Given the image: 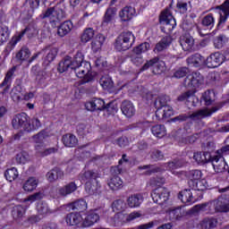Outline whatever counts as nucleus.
I'll list each match as a JSON object with an SVG mask.
<instances>
[{"label": "nucleus", "instance_id": "f257e3e1", "mask_svg": "<svg viewBox=\"0 0 229 229\" xmlns=\"http://www.w3.org/2000/svg\"><path fill=\"white\" fill-rule=\"evenodd\" d=\"M135 44V35L131 31L122 32L115 39L114 48L116 51H128Z\"/></svg>", "mask_w": 229, "mask_h": 229}, {"label": "nucleus", "instance_id": "f03ea898", "mask_svg": "<svg viewBox=\"0 0 229 229\" xmlns=\"http://www.w3.org/2000/svg\"><path fill=\"white\" fill-rule=\"evenodd\" d=\"M73 72L77 78H83L81 83H90L94 81V74H92V66L90 63L85 61L84 63L75 66Z\"/></svg>", "mask_w": 229, "mask_h": 229}, {"label": "nucleus", "instance_id": "7ed1b4c3", "mask_svg": "<svg viewBox=\"0 0 229 229\" xmlns=\"http://www.w3.org/2000/svg\"><path fill=\"white\" fill-rule=\"evenodd\" d=\"M217 212L226 214L229 212V197L226 195H221L216 200H212L210 204V214H216Z\"/></svg>", "mask_w": 229, "mask_h": 229}, {"label": "nucleus", "instance_id": "20e7f679", "mask_svg": "<svg viewBox=\"0 0 229 229\" xmlns=\"http://www.w3.org/2000/svg\"><path fill=\"white\" fill-rule=\"evenodd\" d=\"M159 22L163 25L162 30L171 32L176 28V20L173 17V13L170 9L163 11L159 16Z\"/></svg>", "mask_w": 229, "mask_h": 229}, {"label": "nucleus", "instance_id": "39448f33", "mask_svg": "<svg viewBox=\"0 0 229 229\" xmlns=\"http://www.w3.org/2000/svg\"><path fill=\"white\" fill-rule=\"evenodd\" d=\"M141 216L142 214L138 211H133L131 214L118 212L113 217H111V222L112 225L115 226L117 225H123V223L135 221V219H139V217H141Z\"/></svg>", "mask_w": 229, "mask_h": 229}, {"label": "nucleus", "instance_id": "423d86ee", "mask_svg": "<svg viewBox=\"0 0 229 229\" xmlns=\"http://www.w3.org/2000/svg\"><path fill=\"white\" fill-rule=\"evenodd\" d=\"M151 67H153L152 72L154 74H162V72H165V62L158 61V57H153L147 61L140 68V71H148V69Z\"/></svg>", "mask_w": 229, "mask_h": 229}, {"label": "nucleus", "instance_id": "0eeeda50", "mask_svg": "<svg viewBox=\"0 0 229 229\" xmlns=\"http://www.w3.org/2000/svg\"><path fill=\"white\" fill-rule=\"evenodd\" d=\"M15 71H17V66H13L5 73L4 81L0 83V89H3V90L0 91V96L4 97L8 92H10V89H12V82L15 78Z\"/></svg>", "mask_w": 229, "mask_h": 229}, {"label": "nucleus", "instance_id": "6e6552de", "mask_svg": "<svg viewBox=\"0 0 229 229\" xmlns=\"http://www.w3.org/2000/svg\"><path fill=\"white\" fill-rule=\"evenodd\" d=\"M151 198L154 203L164 205L169 199V190L165 187H157L152 191Z\"/></svg>", "mask_w": 229, "mask_h": 229}, {"label": "nucleus", "instance_id": "1a4fd4ad", "mask_svg": "<svg viewBox=\"0 0 229 229\" xmlns=\"http://www.w3.org/2000/svg\"><path fill=\"white\" fill-rule=\"evenodd\" d=\"M204 78L199 72H193L184 79V86L189 89H198L203 85Z\"/></svg>", "mask_w": 229, "mask_h": 229}, {"label": "nucleus", "instance_id": "9d476101", "mask_svg": "<svg viewBox=\"0 0 229 229\" xmlns=\"http://www.w3.org/2000/svg\"><path fill=\"white\" fill-rule=\"evenodd\" d=\"M30 116L26 114V113H21L13 115L12 119V126L13 130H21L22 128L25 131L29 130L28 128V121Z\"/></svg>", "mask_w": 229, "mask_h": 229}, {"label": "nucleus", "instance_id": "9b49d317", "mask_svg": "<svg viewBox=\"0 0 229 229\" xmlns=\"http://www.w3.org/2000/svg\"><path fill=\"white\" fill-rule=\"evenodd\" d=\"M43 53V65L44 67H48L52 62H55L56 56H58V48L51 46L46 47L41 50Z\"/></svg>", "mask_w": 229, "mask_h": 229}, {"label": "nucleus", "instance_id": "f8f14e48", "mask_svg": "<svg viewBox=\"0 0 229 229\" xmlns=\"http://www.w3.org/2000/svg\"><path fill=\"white\" fill-rule=\"evenodd\" d=\"M60 12H62L61 9H58V7H49L47 9V11L40 15L41 19H50V23L55 28L56 27V22H60Z\"/></svg>", "mask_w": 229, "mask_h": 229}, {"label": "nucleus", "instance_id": "ddd939ff", "mask_svg": "<svg viewBox=\"0 0 229 229\" xmlns=\"http://www.w3.org/2000/svg\"><path fill=\"white\" fill-rule=\"evenodd\" d=\"M225 62V55L216 52L205 59V65L209 69H216Z\"/></svg>", "mask_w": 229, "mask_h": 229}, {"label": "nucleus", "instance_id": "4468645a", "mask_svg": "<svg viewBox=\"0 0 229 229\" xmlns=\"http://www.w3.org/2000/svg\"><path fill=\"white\" fill-rule=\"evenodd\" d=\"M168 216L170 221H180L181 219H183V217L191 216V209L186 210L185 207L175 208L168 211Z\"/></svg>", "mask_w": 229, "mask_h": 229}, {"label": "nucleus", "instance_id": "2eb2a0df", "mask_svg": "<svg viewBox=\"0 0 229 229\" xmlns=\"http://www.w3.org/2000/svg\"><path fill=\"white\" fill-rule=\"evenodd\" d=\"M216 10H220L217 28H223V24L226 22L229 17V0H225L221 5L216 6Z\"/></svg>", "mask_w": 229, "mask_h": 229}, {"label": "nucleus", "instance_id": "dca6fc26", "mask_svg": "<svg viewBox=\"0 0 229 229\" xmlns=\"http://www.w3.org/2000/svg\"><path fill=\"white\" fill-rule=\"evenodd\" d=\"M211 164L216 173H225V171H229L228 164L225 161V157L221 156H213Z\"/></svg>", "mask_w": 229, "mask_h": 229}, {"label": "nucleus", "instance_id": "f3484780", "mask_svg": "<svg viewBox=\"0 0 229 229\" xmlns=\"http://www.w3.org/2000/svg\"><path fill=\"white\" fill-rule=\"evenodd\" d=\"M222 106H213L211 108V111L208 109H200L197 112H194L193 114H191V119H205V117H210V115H212V114H216V112H217V110H221Z\"/></svg>", "mask_w": 229, "mask_h": 229}, {"label": "nucleus", "instance_id": "a211bd4d", "mask_svg": "<svg viewBox=\"0 0 229 229\" xmlns=\"http://www.w3.org/2000/svg\"><path fill=\"white\" fill-rule=\"evenodd\" d=\"M68 226H83V216L80 213H69L65 216Z\"/></svg>", "mask_w": 229, "mask_h": 229}, {"label": "nucleus", "instance_id": "6ab92c4d", "mask_svg": "<svg viewBox=\"0 0 229 229\" xmlns=\"http://www.w3.org/2000/svg\"><path fill=\"white\" fill-rule=\"evenodd\" d=\"M85 107L89 112H96L97 110L103 112L105 110V100L101 98H93L85 104Z\"/></svg>", "mask_w": 229, "mask_h": 229}, {"label": "nucleus", "instance_id": "aec40b11", "mask_svg": "<svg viewBox=\"0 0 229 229\" xmlns=\"http://www.w3.org/2000/svg\"><path fill=\"white\" fill-rule=\"evenodd\" d=\"M76 191H78V185H76V182H71L63 187L58 188L57 194L62 198H67V196L72 194V192H76Z\"/></svg>", "mask_w": 229, "mask_h": 229}, {"label": "nucleus", "instance_id": "412c9836", "mask_svg": "<svg viewBox=\"0 0 229 229\" xmlns=\"http://www.w3.org/2000/svg\"><path fill=\"white\" fill-rule=\"evenodd\" d=\"M173 43V38L171 36L164 37L159 42H157L154 47V53H164L167 47Z\"/></svg>", "mask_w": 229, "mask_h": 229}, {"label": "nucleus", "instance_id": "4be33fe9", "mask_svg": "<svg viewBox=\"0 0 229 229\" xmlns=\"http://www.w3.org/2000/svg\"><path fill=\"white\" fill-rule=\"evenodd\" d=\"M156 117L158 121H165V119H169L173 115V107L166 106L165 107H156Z\"/></svg>", "mask_w": 229, "mask_h": 229}, {"label": "nucleus", "instance_id": "5701e85b", "mask_svg": "<svg viewBox=\"0 0 229 229\" xmlns=\"http://www.w3.org/2000/svg\"><path fill=\"white\" fill-rule=\"evenodd\" d=\"M69 69H71V71H74V65L72 64V57L66 55L58 64L57 71L62 73L69 71Z\"/></svg>", "mask_w": 229, "mask_h": 229}, {"label": "nucleus", "instance_id": "b1692460", "mask_svg": "<svg viewBox=\"0 0 229 229\" xmlns=\"http://www.w3.org/2000/svg\"><path fill=\"white\" fill-rule=\"evenodd\" d=\"M135 8L132 6H125L119 13V16L123 22H128L135 17Z\"/></svg>", "mask_w": 229, "mask_h": 229}, {"label": "nucleus", "instance_id": "393cba45", "mask_svg": "<svg viewBox=\"0 0 229 229\" xmlns=\"http://www.w3.org/2000/svg\"><path fill=\"white\" fill-rule=\"evenodd\" d=\"M115 15H117V8L108 7L106 10V13L103 16L102 25L108 26V24H111V22H114V19H115Z\"/></svg>", "mask_w": 229, "mask_h": 229}, {"label": "nucleus", "instance_id": "a878e982", "mask_svg": "<svg viewBox=\"0 0 229 229\" xmlns=\"http://www.w3.org/2000/svg\"><path fill=\"white\" fill-rule=\"evenodd\" d=\"M186 62L188 65H191V67H202V65H205V57L199 54H194L190 55L186 59Z\"/></svg>", "mask_w": 229, "mask_h": 229}, {"label": "nucleus", "instance_id": "bb28decb", "mask_svg": "<svg viewBox=\"0 0 229 229\" xmlns=\"http://www.w3.org/2000/svg\"><path fill=\"white\" fill-rule=\"evenodd\" d=\"M178 198L181 199L182 203H184L185 205H192V203H196V199L192 196V191H191L190 189H185L179 192Z\"/></svg>", "mask_w": 229, "mask_h": 229}, {"label": "nucleus", "instance_id": "cd10ccee", "mask_svg": "<svg viewBox=\"0 0 229 229\" xmlns=\"http://www.w3.org/2000/svg\"><path fill=\"white\" fill-rule=\"evenodd\" d=\"M121 110L125 117H133L135 115V106L130 100H123L122 102Z\"/></svg>", "mask_w": 229, "mask_h": 229}, {"label": "nucleus", "instance_id": "c85d7f7f", "mask_svg": "<svg viewBox=\"0 0 229 229\" xmlns=\"http://www.w3.org/2000/svg\"><path fill=\"white\" fill-rule=\"evenodd\" d=\"M100 177L101 174L96 170H88L80 174V180L84 183L87 182H92V180H98V178Z\"/></svg>", "mask_w": 229, "mask_h": 229}, {"label": "nucleus", "instance_id": "c756f323", "mask_svg": "<svg viewBox=\"0 0 229 229\" xmlns=\"http://www.w3.org/2000/svg\"><path fill=\"white\" fill-rule=\"evenodd\" d=\"M214 156L210 154L208 151L204 152H197L194 153L193 158L199 164H208V162H212V158Z\"/></svg>", "mask_w": 229, "mask_h": 229}, {"label": "nucleus", "instance_id": "7c9ffc66", "mask_svg": "<svg viewBox=\"0 0 229 229\" xmlns=\"http://www.w3.org/2000/svg\"><path fill=\"white\" fill-rule=\"evenodd\" d=\"M98 221H99V215H98L96 211H89L85 219L82 221V226L85 228L92 226L93 225H96Z\"/></svg>", "mask_w": 229, "mask_h": 229}, {"label": "nucleus", "instance_id": "2f4dec72", "mask_svg": "<svg viewBox=\"0 0 229 229\" xmlns=\"http://www.w3.org/2000/svg\"><path fill=\"white\" fill-rule=\"evenodd\" d=\"M64 178V171L59 167H55L47 174V180L53 183L56 180H62Z\"/></svg>", "mask_w": 229, "mask_h": 229}, {"label": "nucleus", "instance_id": "473e14b6", "mask_svg": "<svg viewBox=\"0 0 229 229\" xmlns=\"http://www.w3.org/2000/svg\"><path fill=\"white\" fill-rule=\"evenodd\" d=\"M189 187L192 189V191H207L208 189V183L207 182V180L205 179H199L196 182L189 181L188 182Z\"/></svg>", "mask_w": 229, "mask_h": 229}, {"label": "nucleus", "instance_id": "72a5a7b5", "mask_svg": "<svg viewBox=\"0 0 229 229\" xmlns=\"http://www.w3.org/2000/svg\"><path fill=\"white\" fill-rule=\"evenodd\" d=\"M180 44L183 51H192V47H194V38L189 35L182 36Z\"/></svg>", "mask_w": 229, "mask_h": 229}, {"label": "nucleus", "instance_id": "f704fd0d", "mask_svg": "<svg viewBox=\"0 0 229 229\" xmlns=\"http://www.w3.org/2000/svg\"><path fill=\"white\" fill-rule=\"evenodd\" d=\"M73 27L74 26L72 25V21H64L58 27L57 35H59V37H65V35H69V33H71Z\"/></svg>", "mask_w": 229, "mask_h": 229}, {"label": "nucleus", "instance_id": "c9c22d12", "mask_svg": "<svg viewBox=\"0 0 229 229\" xmlns=\"http://www.w3.org/2000/svg\"><path fill=\"white\" fill-rule=\"evenodd\" d=\"M212 201L206 202L202 204H198L190 209L191 216L194 214H198V212H207V214H210V205Z\"/></svg>", "mask_w": 229, "mask_h": 229}, {"label": "nucleus", "instance_id": "e433bc0d", "mask_svg": "<svg viewBox=\"0 0 229 229\" xmlns=\"http://www.w3.org/2000/svg\"><path fill=\"white\" fill-rule=\"evenodd\" d=\"M62 141L66 148H75L78 144V138L74 134L67 133L63 136Z\"/></svg>", "mask_w": 229, "mask_h": 229}, {"label": "nucleus", "instance_id": "4c0bfd02", "mask_svg": "<svg viewBox=\"0 0 229 229\" xmlns=\"http://www.w3.org/2000/svg\"><path fill=\"white\" fill-rule=\"evenodd\" d=\"M103 44H105V37L102 34H98L94 40H92L91 42V49L93 53H98V51H101Z\"/></svg>", "mask_w": 229, "mask_h": 229}, {"label": "nucleus", "instance_id": "58836bf2", "mask_svg": "<svg viewBox=\"0 0 229 229\" xmlns=\"http://www.w3.org/2000/svg\"><path fill=\"white\" fill-rule=\"evenodd\" d=\"M70 208H72V210H76L79 213L85 212L88 208L87 201H85V199L75 200L70 204Z\"/></svg>", "mask_w": 229, "mask_h": 229}, {"label": "nucleus", "instance_id": "ea45409f", "mask_svg": "<svg viewBox=\"0 0 229 229\" xmlns=\"http://www.w3.org/2000/svg\"><path fill=\"white\" fill-rule=\"evenodd\" d=\"M217 218L207 217L200 222L201 229H214L217 226Z\"/></svg>", "mask_w": 229, "mask_h": 229}, {"label": "nucleus", "instance_id": "a19ab883", "mask_svg": "<svg viewBox=\"0 0 229 229\" xmlns=\"http://www.w3.org/2000/svg\"><path fill=\"white\" fill-rule=\"evenodd\" d=\"M140 203H142V196L139 194L131 195L127 199L130 208H137V207H140Z\"/></svg>", "mask_w": 229, "mask_h": 229}, {"label": "nucleus", "instance_id": "79ce46f5", "mask_svg": "<svg viewBox=\"0 0 229 229\" xmlns=\"http://www.w3.org/2000/svg\"><path fill=\"white\" fill-rule=\"evenodd\" d=\"M94 35H96V30H94V29H85L81 36V42H82V44H87V42H90V40L94 38Z\"/></svg>", "mask_w": 229, "mask_h": 229}, {"label": "nucleus", "instance_id": "37998d69", "mask_svg": "<svg viewBox=\"0 0 229 229\" xmlns=\"http://www.w3.org/2000/svg\"><path fill=\"white\" fill-rule=\"evenodd\" d=\"M167 131L165 130V126L162 124L154 125L151 127V133L157 139H162L165 137Z\"/></svg>", "mask_w": 229, "mask_h": 229}, {"label": "nucleus", "instance_id": "c03bdc74", "mask_svg": "<svg viewBox=\"0 0 229 229\" xmlns=\"http://www.w3.org/2000/svg\"><path fill=\"white\" fill-rule=\"evenodd\" d=\"M99 83L105 90L108 92H114V81L110 77H101Z\"/></svg>", "mask_w": 229, "mask_h": 229}, {"label": "nucleus", "instance_id": "a18cd8bd", "mask_svg": "<svg viewBox=\"0 0 229 229\" xmlns=\"http://www.w3.org/2000/svg\"><path fill=\"white\" fill-rule=\"evenodd\" d=\"M27 131L31 132V131H37V130H39L42 128V123H40V120L37 117H33L30 122L28 120V125H27Z\"/></svg>", "mask_w": 229, "mask_h": 229}, {"label": "nucleus", "instance_id": "49530a36", "mask_svg": "<svg viewBox=\"0 0 229 229\" xmlns=\"http://www.w3.org/2000/svg\"><path fill=\"white\" fill-rule=\"evenodd\" d=\"M111 191H119L123 189V180L119 176H113L108 182Z\"/></svg>", "mask_w": 229, "mask_h": 229}, {"label": "nucleus", "instance_id": "de8ad7c7", "mask_svg": "<svg viewBox=\"0 0 229 229\" xmlns=\"http://www.w3.org/2000/svg\"><path fill=\"white\" fill-rule=\"evenodd\" d=\"M203 174L200 170H191L184 173L185 178H188L190 182H198V180H201V176Z\"/></svg>", "mask_w": 229, "mask_h": 229}, {"label": "nucleus", "instance_id": "09e8293b", "mask_svg": "<svg viewBox=\"0 0 229 229\" xmlns=\"http://www.w3.org/2000/svg\"><path fill=\"white\" fill-rule=\"evenodd\" d=\"M24 214H26V209H24L21 205L15 206L12 210V216L16 221L22 219V217H24Z\"/></svg>", "mask_w": 229, "mask_h": 229}, {"label": "nucleus", "instance_id": "8fccbe9b", "mask_svg": "<svg viewBox=\"0 0 229 229\" xmlns=\"http://www.w3.org/2000/svg\"><path fill=\"white\" fill-rule=\"evenodd\" d=\"M30 55L31 52L30 51V48L27 47H22L21 50L16 54V58L17 60H20V62H25V60H28Z\"/></svg>", "mask_w": 229, "mask_h": 229}, {"label": "nucleus", "instance_id": "3c124183", "mask_svg": "<svg viewBox=\"0 0 229 229\" xmlns=\"http://www.w3.org/2000/svg\"><path fill=\"white\" fill-rule=\"evenodd\" d=\"M37 185H38V182L34 177H30L26 182L23 184V190L26 192H31L37 189Z\"/></svg>", "mask_w": 229, "mask_h": 229}, {"label": "nucleus", "instance_id": "603ef678", "mask_svg": "<svg viewBox=\"0 0 229 229\" xmlns=\"http://www.w3.org/2000/svg\"><path fill=\"white\" fill-rule=\"evenodd\" d=\"M150 47L151 45L148 42H144L135 47L132 49V53H134V55H142V53H147V51H149Z\"/></svg>", "mask_w": 229, "mask_h": 229}, {"label": "nucleus", "instance_id": "864d4df0", "mask_svg": "<svg viewBox=\"0 0 229 229\" xmlns=\"http://www.w3.org/2000/svg\"><path fill=\"white\" fill-rule=\"evenodd\" d=\"M4 176L8 182H13L14 180H17L19 172L17 171V168L12 167L4 172Z\"/></svg>", "mask_w": 229, "mask_h": 229}, {"label": "nucleus", "instance_id": "5fc2aeb1", "mask_svg": "<svg viewBox=\"0 0 229 229\" xmlns=\"http://www.w3.org/2000/svg\"><path fill=\"white\" fill-rule=\"evenodd\" d=\"M10 38V30L7 26H0V46L8 41Z\"/></svg>", "mask_w": 229, "mask_h": 229}, {"label": "nucleus", "instance_id": "6e6d98bb", "mask_svg": "<svg viewBox=\"0 0 229 229\" xmlns=\"http://www.w3.org/2000/svg\"><path fill=\"white\" fill-rule=\"evenodd\" d=\"M189 10V4L187 0H178L176 6H175V12L177 13H185Z\"/></svg>", "mask_w": 229, "mask_h": 229}, {"label": "nucleus", "instance_id": "4d7b16f0", "mask_svg": "<svg viewBox=\"0 0 229 229\" xmlns=\"http://www.w3.org/2000/svg\"><path fill=\"white\" fill-rule=\"evenodd\" d=\"M171 101V98L167 95H162L158 98V99L155 102V106L157 108H165V106H167V103Z\"/></svg>", "mask_w": 229, "mask_h": 229}, {"label": "nucleus", "instance_id": "13d9d810", "mask_svg": "<svg viewBox=\"0 0 229 229\" xmlns=\"http://www.w3.org/2000/svg\"><path fill=\"white\" fill-rule=\"evenodd\" d=\"M21 92H22V88H12L10 91V96L13 101H14V103H19V101L22 99V98L21 97Z\"/></svg>", "mask_w": 229, "mask_h": 229}, {"label": "nucleus", "instance_id": "bf43d9fd", "mask_svg": "<svg viewBox=\"0 0 229 229\" xmlns=\"http://www.w3.org/2000/svg\"><path fill=\"white\" fill-rule=\"evenodd\" d=\"M214 15L209 13L202 19L201 24L204 28H209V30H212L214 28Z\"/></svg>", "mask_w": 229, "mask_h": 229}, {"label": "nucleus", "instance_id": "052dcab7", "mask_svg": "<svg viewBox=\"0 0 229 229\" xmlns=\"http://www.w3.org/2000/svg\"><path fill=\"white\" fill-rule=\"evenodd\" d=\"M28 31H30V27H26L17 36L13 37L10 41L11 46H13V47L17 46V44L19 42H21V40L22 39V37H24V35H26V33H28Z\"/></svg>", "mask_w": 229, "mask_h": 229}, {"label": "nucleus", "instance_id": "680f3d73", "mask_svg": "<svg viewBox=\"0 0 229 229\" xmlns=\"http://www.w3.org/2000/svg\"><path fill=\"white\" fill-rule=\"evenodd\" d=\"M201 99L205 102L206 106H210L214 103V92L210 90L205 91Z\"/></svg>", "mask_w": 229, "mask_h": 229}, {"label": "nucleus", "instance_id": "e2e57ef3", "mask_svg": "<svg viewBox=\"0 0 229 229\" xmlns=\"http://www.w3.org/2000/svg\"><path fill=\"white\" fill-rule=\"evenodd\" d=\"M114 212H123L126 208V203L123 199H116L112 204Z\"/></svg>", "mask_w": 229, "mask_h": 229}, {"label": "nucleus", "instance_id": "0e129e2a", "mask_svg": "<svg viewBox=\"0 0 229 229\" xmlns=\"http://www.w3.org/2000/svg\"><path fill=\"white\" fill-rule=\"evenodd\" d=\"M86 61H84V56H83V53L78 51L73 59H72V64L73 65V68L76 69V67L78 65H81V64L85 63Z\"/></svg>", "mask_w": 229, "mask_h": 229}, {"label": "nucleus", "instance_id": "69168bd1", "mask_svg": "<svg viewBox=\"0 0 229 229\" xmlns=\"http://www.w3.org/2000/svg\"><path fill=\"white\" fill-rule=\"evenodd\" d=\"M37 210L38 212V214L41 215H46V214H49V206L47 205V202L46 201H40L38 203L37 205Z\"/></svg>", "mask_w": 229, "mask_h": 229}, {"label": "nucleus", "instance_id": "338daca9", "mask_svg": "<svg viewBox=\"0 0 229 229\" xmlns=\"http://www.w3.org/2000/svg\"><path fill=\"white\" fill-rule=\"evenodd\" d=\"M226 44V37L224 35H219L214 39V46L216 49H221Z\"/></svg>", "mask_w": 229, "mask_h": 229}, {"label": "nucleus", "instance_id": "774afa93", "mask_svg": "<svg viewBox=\"0 0 229 229\" xmlns=\"http://www.w3.org/2000/svg\"><path fill=\"white\" fill-rule=\"evenodd\" d=\"M198 104V98L194 95V91L190 90L188 95V99H186L185 105L188 106H196Z\"/></svg>", "mask_w": 229, "mask_h": 229}]
</instances>
